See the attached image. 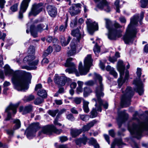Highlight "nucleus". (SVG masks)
I'll use <instances>...</instances> for the list:
<instances>
[{
    "label": "nucleus",
    "instance_id": "nucleus-23",
    "mask_svg": "<svg viewBox=\"0 0 148 148\" xmlns=\"http://www.w3.org/2000/svg\"><path fill=\"white\" fill-rule=\"evenodd\" d=\"M47 11L51 17H54L57 14V9L54 6L49 5L47 7Z\"/></svg>",
    "mask_w": 148,
    "mask_h": 148
},
{
    "label": "nucleus",
    "instance_id": "nucleus-26",
    "mask_svg": "<svg viewBox=\"0 0 148 148\" xmlns=\"http://www.w3.org/2000/svg\"><path fill=\"white\" fill-rule=\"evenodd\" d=\"M32 106L31 105L27 106L24 108L21 107L19 108V112H23L22 114H24L31 112L32 110Z\"/></svg>",
    "mask_w": 148,
    "mask_h": 148
},
{
    "label": "nucleus",
    "instance_id": "nucleus-40",
    "mask_svg": "<svg viewBox=\"0 0 148 148\" xmlns=\"http://www.w3.org/2000/svg\"><path fill=\"white\" fill-rule=\"evenodd\" d=\"M53 51L52 47L50 46H49L47 49L44 52L43 54V56H47L49 54L51 53Z\"/></svg>",
    "mask_w": 148,
    "mask_h": 148
},
{
    "label": "nucleus",
    "instance_id": "nucleus-20",
    "mask_svg": "<svg viewBox=\"0 0 148 148\" xmlns=\"http://www.w3.org/2000/svg\"><path fill=\"white\" fill-rule=\"evenodd\" d=\"M18 107L16 105L10 104L6 109L5 112L8 113V115L7 118L5 119V121H8L10 120L11 118V113L10 110H12L14 114H15L16 112V109Z\"/></svg>",
    "mask_w": 148,
    "mask_h": 148
},
{
    "label": "nucleus",
    "instance_id": "nucleus-62",
    "mask_svg": "<svg viewBox=\"0 0 148 148\" xmlns=\"http://www.w3.org/2000/svg\"><path fill=\"white\" fill-rule=\"evenodd\" d=\"M119 20L122 23H125L126 22V20L124 17L121 16L119 18Z\"/></svg>",
    "mask_w": 148,
    "mask_h": 148
},
{
    "label": "nucleus",
    "instance_id": "nucleus-19",
    "mask_svg": "<svg viewBox=\"0 0 148 148\" xmlns=\"http://www.w3.org/2000/svg\"><path fill=\"white\" fill-rule=\"evenodd\" d=\"M96 2L100 1L97 5V7L101 10H104L107 12L110 11V8L106 0H94Z\"/></svg>",
    "mask_w": 148,
    "mask_h": 148
},
{
    "label": "nucleus",
    "instance_id": "nucleus-48",
    "mask_svg": "<svg viewBox=\"0 0 148 148\" xmlns=\"http://www.w3.org/2000/svg\"><path fill=\"white\" fill-rule=\"evenodd\" d=\"M77 23V20L76 18H75L71 22L70 26L71 27L73 28L75 27Z\"/></svg>",
    "mask_w": 148,
    "mask_h": 148
},
{
    "label": "nucleus",
    "instance_id": "nucleus-64",
    "mask_svg": "<svg viewBox=\"0 0 148 148\" xmlns=\"http://www.w3.org/2000/svg\"><path fill=\"white\" fill-rule=\"evenodd\" d=\"M109 134L112 137H114L115 134L114 131L113 130H111L109 131Z\"/></svg>",
    "mask_w": 148,
    "mask_h": 148
},
{
    "label": "nucleus",
    "instance_id": "nucleus-47",
    "mask_svg": "<svg viewBox=\"0 0 148 148\" xmlns=\"http://www.w3.org/2000/svg\"><path fill=\"white\" fill-rule=\"evenodd\" d=\"M119 0H116L114 3V5L116 7V12L119 13L120 12L119 6Z\"/></svg>",
    "mask_w": 148,
    "mask_h": 148
},
{
    "label": "nucleus",
    "instance_id": "nucleus-25",
    "mask_svg": "<svg viewBox=\"0 0 148 148\" xmlns=\"http://www.w3.org/2000/svg\"><path fill=\"white\" fill-rule=\"evenodd\" d=\"M71 49L67 53L68 56H70L75 55L76 53V45L73 41L70 44Z\"/></svg>",
    "mask_w": 148,
    "mask_h": 148
},
{
    "label": "nucleus",
    "instance_id": "nucleus-60",
    "mask_svg": "<svg viewBox=\"0 0 148 148\" xmlns=\"http://www.w3.org/2000/svg\"><path fill=\"white\" fill-rule=\"evenodd\" d=\"M49 62L48 60L46 58H44L43 59L41 62L42 65L45 64H47Z\"/></svg>",
    "mask_w": 148,
    "mask_h": 148
},
{
    "label": "nucleus",
    "instance_id": "nucleus-50",
    "mask_svg": "<svg viewBox=\"0 0 148 148\" xmlns=\"http://www.w3.org/2000/svg\"><path fill=\"white\" fill-rule=\"evenodd\" d=\"M66 117L69 120L72 121H74L75 119V118L73 115L71 114H69L67 115Z\"/></svg>",
    "mask_w": 148,
    "mask_h": 148
},
{
    "label": "nucleus",
    "instance_id": "nucleus-5",
    "mask_svg": "<svg viewBox=\"0 0 148 148\" xmlns=\"http://www.w3.org/2000/svg\"><path fill=\"white\" fill-rule=\"evenodd\" d=\"M103 88L101 84L99 88L97 87L95 90L96 96L97 98V100L94 99L92 100H94L96 102L95 106V108L93 109L91 112V115L90 117L93 118L96 117L97 115V111H101V106L102 104V102L100 99L101 97H103L104 95V93L102 92Z\"/></svg>",
    "mask_w": 148,
    "mask_h": 148
},
{
    "label": "nucleus",
    "instance_id": "nucleus-10",
    "mask_svg": "<svg viewBox=\"0 0 148 148\" xmlns=\"http://www.w3.org/2000/svg\"><path fill=\"white\" fill-rule=\"evenodd\" d=\"M136 73L138 78L134 80V81L133 84L136 86V88L134 89L141 95L143 94L144 90L143 84L140 78L141 75V69L140 68H137Z\"/></svg>",
    "mask_w": 148,
    "mask_h": 148
},
{
    "label": "nucleus",
    "instance_id": "nucleus-46",
    "mask_svg": "<svg viewBox=\"0 0 148 148\" xmlns=\"http://www.w3.org/2000/svg\"><path fill=\"white\" fill-rule=\"evenodd\" d=\"M43 101L42 98H37L35 99L34 101V103L35 105H38L42 103Z\"/></svg>",
    "mask_w": 148,
    "mask_h": 148
},
{
    "label": "nucleus",
    "instance_id": "nucleus-29",
    "mask_svg": "<svg viewBox=\"0 0 148 148\" xmlns=\"http://www.w3.org/2000/svg\"><path fill=\"white\" fill-rule=\"evenodd\" d=\"M87 140V138L86 137H85L83 138L76 140H75V143L77 145L80 147L82 143L84 145H85Z\"/></svg>",
    "mask_w": 148,
    "mask_h": 148
},
{
    "label": "nucleus",
    "instance_id": "nucleus-28",
    "mask_svg": "<svg viewBox=\"0 0 148 148\" xmlns=\"http://www.w3.org/2000/svg\"><path fill=\"white\" fill-rule=\"evenodd\" d=\"M35 29L38 32L41 33L44 30H48V25L45 24H40L38 25L36 27H35Z\"/></svg>",
    "mask_w": 148,
    "mask_h": 148
},
{
    "label": "nucleus",
    "instance_id": "nucleus-30",
    "mask_svg": "<svg viewBox=\"0 0 148 148\" xmlns=\"http://www.w3.org/2000/svg\"><path fill=\"white\" fill-rule=\"evenodd\" d=\"M116 144L118 146H119L124 144L121 138L116 139L111 145L110 148H114L115 145Z\"/></svg>",
    "mask_w": 148,
    "mask_h": 148
},
{
    "label": "nucleus",
    "instance_id": "nucleus-52",
    "mask_svg": "<svg viewBox=\"0 0 148 148\" xmlns=\"http://www.w3.org/2000/svg\"><path fill=\"white\" fill-rule=\"evenodd\" d=\"M130 144L133 148H139L138 145L134 141L131 142Z\"/></svg>",
    "mask_w": 148,
    "mask_h": 148
},
{
    "label": "nucleus",
    "instance_id": "nucleus-37",
    "mask_svg": "<svg viewBox=\"0 0 148 148\" xmlns=\"http://www.w3.org/2000/svg\"><path fill=\"white\" fill-rule=\"evenodd\" d=\"M92 92V90L90 88L86 87H84V96L87 97Z\"/></svg>",
    "mask_w": 148,
    "mask_h": 148
},
{
    "label": "nucleus",
    "instance_id": "nucleus-53",
    "mask_svg": "<svg viewBox=\"0 0 148 148\" xmlns=\"http://www.w3.org/2000/svg\"><path fill=\"white\" fill-rule=\"evenodd\" d=\"M109 60L111 62L114 63L117 61L116 58H115L114 56H110L108 58Z\"/></svg>",
    "mask_w": 148,
    "mask_h": 148
},
{
    "label": "nucleus",
    "instance_id": "nucleus-39",
    "mask_svg": "<svg viewBox=\"0 0 148 148\" xmlns=\"http://www.w3.org/2000/svg\"><path fill=\"white\" fill-rule=\"evenodd\" d=\"M90 144L94 146L95 148H99V145L97 143L96 140L94 138H91L90 140Z\"/></svg>",
    "mask_w": 148,
    "mask_h": 148
},
{
    "label": "nucleus",
    "instance_id": "nucleus-15",
    "mask_svg": "<svg viewBox=\"0 0 148 148\" xmlns=\"http://www.w3.org/2000/svg\"><path fill=\"white\" fill-rule=\"evenodd\" d=\"M81 5L78 3L73 4L69 9V12L71 16L76 15L81 12Z\"/></svg>",
    "mask_w": 148,
    "mask_h": 148
},
{
    "label": "nucleus",
    "instance_id": "nucleus-8",
    "mask_svg": "<svg viewBox=\"0 0 148 148\" xmlns=\"http://www.w3.org/2000/svg\"><path fill=\"white\" fill-rule=\"evenodd\" d=\"M134 95V91L132 88L127 87L125 90V93L122 96L121 98V105L124 107H127L130 105L131 99Z\"/></svg>",
    "mask_w": 148,
    "mask_h": 148
},
{
    "label": "nucleus",
    "instance_id": "nucleus-49",
    "mask_svg": "<svg viewBox=\"0 0 148 148\" xmlns=\"http://www.w3.org/2000/svg\"><path fill=\"white\" fill-rule=\"evenodd\" d=\"M110 73L111 75H112L114 78H116L117 77V73L114 69L113 70H111V71L110 72Z\"/></svg>",
    "mask_w": 148,
    "mask_h": 148
},
{
    "label": "nucleus",
    "instance_id": "nucleus-63",
    "mask_svg": "<svg viewBox=\"0 0 148 148\" xmlns=\"http://www.w3.org/2000/svg\"><path fill=\"white\" fill-rule=\"evenodd\" d=\"M104 136L105 138V139L107 141L109 144H110V141L109 140V138L108 135L106 134H104Z\"/></svg>",
    "mask_w": 148,
    "mask_h": 148
},
{
    "label": "nucleus",
    "instance_id": "nucleus-45",
    "mask_svg": "<svg viewBox=\"0 0 148 148\" xmlns=\"http://www.w3.org/2000/svg\"><path fill=\"white\" fill-rule=\"evenodd\" d=\"M79 116L81 119L85 121H86L89 119V117L87 115L79 114Z\"/></svg>",
    "mask_w": 148,
    "mask_h": 148
},
{
    "label": "nucleus",
    "instance_id": "nucleus-3",
    "mask_svg": "<svg viewBox=\"0 0 148 148\" xmlns=\"http://www.w3.org/2000/svg\"><path fill=\"white\" fill-rule=\"evenodd\" d=\"M139 16L135 15L130 19V23L128 25L125 34L123 38L125 43L128 44L134 41V38L136 36L138 30L134 26L137 25L138 21Z\"/></svg>",
    "mask_w": 148,
    "mask_h": 148
},
{
    "label": "nucleus",
    "instance_id": "nucleus-16",
    "mask_svg": "<svg viewBox=\"0 0 148 148\" xmlns=\"http://www.w3.org/2000/svg\"><path fill=\"white\" fill-rule=\"evenodd\" d=\"M125 111V110H124L119 112L118 113V115L117 121L119 127H121V124L127 120L128 118V115L126 113Z\"/></svg>",
    "mask_w": 148,
    "mask_h": 148
},
{
    "label": "nucleus",
    "instance_id": "nucleus-61",
    "mask_svg": "<svg viewBox=\"0 0 148 148\" xmlns=\"http://www.w3.org/2000/svg\"><path fill=\"white\" fill-rule=\"evenodd\" d=\"M34 98L33 95H31L28 96L27 98V101H30L33 100Z\"/></svg>",
    "mask_w": 148,
    "mask_h": 148
},
{
    "label": "nucleus",
    "instance_id": "nucleus-59",
    "mask_svg": "<svg viewBox=\"0 0 148 148\" xmlns=\"http://www.w3.org/2000/svg\"><path fill=\"white\" fill-rule=\"evenodd\" d=\"M60 141L61 142H63L67 140L68 139L65 136H62L60 137Z\"/></svg>",
    "mask_w": 148,
    "mask_h": 148
},
{
    "label": "nucleus",
    "instance_id": "nucleus-42",
    "mask_svg": "<svg viewBox=\"0 0 148 148\" xmlns=\"http://www.w3.org/2000/svg\"><path fill=\"white\" fill-rule=\"evenodd\" d=\"M18 4L17 3L14 4L10 7V10L12 12H16L18 9Z\"/></svg>",
    "mask_w": 148,
    "mask_h": 148
},
{
    "label": "nucleus",
    "instance_id": "nucleus-9",
    "mask_svg": "<svg viewBox=\"0 0 148 148\" xmlns=\"http://www.w3.org/2000/svg\"><path fill=\"white\" fill-rule=\"evenodd\" d=\"M41 131L38 133V135L40 137L42 136L43 134H50L53 132L59 134L62 131L61 130L57 129L53 125H48L43 126L41 128Z\"/></svg>",
    "mask_w": 148,
    "mask_h": 148
},
{
    "label": "nucleus",
    "instance_id": "nucleus-54",
    "mask_svg": "<svg viewBox=\"0 0 148 148\" xmlns=\"http://www.w3.org/2000/svg\"><path fill=\"white\" fill-rule=\"evenodd\" d=\"M35 51L34 47L33 46H31L28 49V52L29 53L33 54Z\"/></svg>",
    "mask_w": 148,
    "mask_h": 148
},
{
    "label": "nucleus",
    "instance_id": "nucleus-31",
    "mask_svg": "<svg viewBox=\"0 0 148 148\" xmlns=\"http://www.w3.org/2000/svg\"><path fill=\"white\" fill-rule=\"evenodd\" d=\"M30 31L31 35L34 38L37 37V32L35 29V27L34 25H32L30 27Z\"/></svg>",
    "mask_w": 148,
    "mask_h": 148
},
{
    "label": "nucleus",
    "instance_id": "nucleus-4",
    "mask_svg": "<svg viewBox=\"0 0 148 148\" xmlns=\"http://www.w3.org/2000/svg\"><path fill=\"white\" fill-rule=\"evenodd\" d=\"M106 21V27L108 30V37L110 40H116L118 38L120 37L121 36L122 31L117 29L121 28L122 26L117 23L115 22L114 26L115 28H112V21L109 19L105 18Z\"/></svg>",
    "mask_w": 148,
    "mask_h": 148
},
{
    "label": "nucleus",
    "instance_id": "nucleus-13",
    "mask_svg": "<svg viewBox=\"0 0 148 148\" xmlns=\"http://www.w3.org/2000/svg\"><path fill=\"white\" fill-rule=\"evenodd\" d=\"M34 58V55H29L24 58L23 62L25 63H27L30 66L31 69L34 70L37 68L36 66L38 65L39 62L38 60L33 61Z\"/></svg>",
    "mask_w": 148,
    "mask_h": 148
},
{
    "label": "nucleus",
    "instance_id": "nucleus-14",
    "mask_svg": "<svg viewBox=\"0 0 148 148\" xmlns=\"http://www.w3.org/2000/svg\"><path fill=\"white\" fill-rule=\"evenodd\" d=\"M86 23L87 25L88 30L90 34H92L95 30L98 29V24L95 22H92L90 19H87Z\"/></svg>",
    "mask_w": 148,
    "mask_h": 148
},
{
    "label": "nucleus",
    "instance_id": "nucleus-36",
    "mask_svg": "<svg viewBox=\"0 0 148 148\" xmlns=\"http://www.w3.org/2000/svg\"><path fill=\"white\" fill-rule=\"evenodd\" d=\"M38 95L42 98H45L47 96V92L45 90H39L38 92Z\"/></svg>",
    "mask_w": 148,
    "mask_h": 148
},
{
    "label": "nucleus",
    "instance_id": "nucleus-33",
    "mask_svg": "<svg viewBox=\"0 0 148 148\" xmlns=\"http://www.w3.org/2000/svg\"><path fill=\"white\" fill-rule=\"evenodd\" d=\"M82 132V130H72L71 134L73 137H75L80 134Z\"/></svg>",
    "mask_w": 148,
    "mask_h": 148
},
{
    "label": "nucleus",
    "instance_id": "nucleus-56",
    "mask_svg": "<svg viewBox=\"0 0 148 148\" xmlns=\"http://www.w3.org/2000/svg\"><path fill=\"white\" fill-rule=\"evenodd\" d=\"M58 116H57L56 118L55 119L54 121V124L56 125H58L59 126H61L62 125V124L58 122Z\"/></svg>",
    "mask_w": 148,
    "mask_h": 148
},
{
    "label": "nucleus",
    "instance_id": "nucleus-1",
    "mask_svg": "<svg viewBox=\"0 0 148 148\" xmlns=\"http://www.w3.org/2000/svg\"><path fill=\"white\" fill-rule=\"evenodd\" d=\"M4 72L6 75L12 76V82L16 90L24 91L28 89V84L31 83L32 78L30 73H25V77H24L22 75L23 73V71L19 70L14 71L8 64L4 67Z\"/></svg>",
    "mask_w": 148,
    "mask_h": 148
},
{
    "label": "nucleus",
    "instance_id": "nucleus-44",
    "mask_svg": "<svg viewBox=\"0 0 148 148\" xmlns=\"http://www.w3.org/2000/svg\"><path fill=\"white\" fill-rule=\"evenodd\" d=\"M58 110H49L48 111V113L53 117L55 116L56 114L58 112Z\"/></svg>",
    "mask_w": 148,
    "mask_h": 148
},
{
    "label": "nucleus",
    "instance_id": "nucleus-55",
    "mask_svg": "<svg viewBox=\"0 0 148 148\" xmlns=\"http://www.w3.org/2000/svg\"><path fill=\"white\" fill-rule=\"evenodd\" d=\"M7 134L10 136H12L13 135L14 130H8L6 131Z\"/></svg>",
    "mask_w": 148,
    "mask_h": 148
},
{
    "label": "nucleus",
    "instance_id": "nucleus-2",
    "mask_svg": "<svg viewBox=\"0 0 148 148\" xmlns=\"http://www.w3.org/2000/svg\"><path fill=\"white\" fill-rule=\"evenodd\" d=\"M139 116L137 112H135L133 115L132 119L137 121V124L133 123L132 125H128V130L132 135L137 139L140 138L142 133L144 130H148V118L143 122H140Z\"/></svg>",
    "mask_w": 148,
    "mask_h": 148
},
{
    "label": "nucleus",
    "instance_id": "nucleus-43",
    "mask_svg": "<svg viewBox=\"0 0 148 148\" xmlns=\"http://www.w3.org/2000/svg\"><path fill=\"white\" fill-rule=\"evenodd\" d=\"M141 7L143 8H145L147 7L148 3V0H141Z\"/></svg>",
    "mask_w": 148,
    "mask_h": 148
},
{
    "label": "nucleus",
    "instance_id": "nucleus-34",
    "mask_svg": "<svg viewBox=\"0 0 148 148\" xmlns=\"http://www.w3.org/2000/svg\"><path fill=\"white\" fill-rule=\"evenodd\" d=\"M89 103L86 101H83V109L84 112L86 113H88L89 112V108L88 105Z\"/></svg>",
    "mask_w": 148,
    "mask_h": 148
},
{
    "label": "nucleus",
    "instance_id": "nucleus-6",
    "mask_svg": "<svg viewBox=\"0 0 148 148\" xmlns=\"http://www.w3.org/2000/svg\"><path fill=\"white\" fill-rule=\"evenodd\" d=\"M125 65H124L122 61L119 60L117 62V68L120 73V77L118 79V87L120 88L126 80H127L129 77V72L127 70L125 73V75L124 79L123 77L124 74Z\"/></svg>",
    "mask_w": 148,
    "mask_h": 148
},
{
    "label": "nucleus",
    "instance_id": "nucleus-17",
    "mask_svg": "<svg viewBox=\"0 0 148 148\" xmlns=\"http://www.w3.org/2000/svg\"><path fill=\"white\" fill-rule=\"evenodd\" d=\"M72 60V58H68L66 60L65 66V67H69V68L67 69L65 71L69 73H72L73 72H76L77 71L76 66L73 63L71 62Z\"/></svg>",
    "mask_w": 148,
    "mask_h": 148
},
{
    "label": "nucleus",
    "instance_id": "nucleus-38",
    "mask_svg": "<svg viewBox=\"0 0 148 148\" xmlns=\"http://www.w3.org/2000/svg\"><path fill=\"white\" fill-rule=\"evenodd\" d=\"M68 21V18H67L65 22V25H61L60 27L59 31L62 32H64L67 27V22Z\"/></svg>",
    "mask_w": 148,
    "mask_h": 148
},
{
    "label": "nucleus",
    "instance_id": "nucleus-27",
    "mask_svg": "<svg viewBox=\"0 0 148 148\" xmlns=\"http://www.w3.org/2000/svg\"><path fill=\"white\" fill-rule=\"evenodd\" d=\"M59 39L62 46L65 47L69 43L71 39V38L70 36H69L66 40L64 36H60L59 37Z\"/></svg>",
    "mask_w": 148,
    "mask_h": 148
},
{
    "label": "nucleus",
    "instance_id": "nucleus-57",
    "mask_svg": "<svg viewBox=\"0 0 148 148\" xmlns=\"http://www.w3.org/2000/svg\"><path fill=\"white\" fill-rule=\"evenodd\" d=\"M5 3V0H0V8H1L3 9L4 8Z\"/></svg>",
    "mask_w": 148,
    "mask_h": 148
},
{
    "label": "nucleus",
    "instance_id": "nucleus-24",
    "mask_svg": "<svg viewBox=\"0 0 148 148\" xmlns=\"http://www.w3.org/2000/svg\"><path fill=\"white\" fill-rule=\"evenodd\" d=\"M71 35L76 37L79 41L81 40L83 37V35L81 34L78 28L72 30L71 31Z\"/></svg>",
    "mask_w": 148,
    "mask_h": 148
},
{
    "label": "nucleus",
    "instance_id": "nucleus-21",
    "mask_svg": "<svg viewBox=\"0 0 148 148\" xmlns=\"http://www.w3.org/2000/svg\"><path fill=\"white\" fill-rule=\"evenodd\" d=\"M30 0H23V1L20 10L19 12L18 18L22 19L23 18V13L25 12L26 10L28 4Z\"/></svg>",
    "mask_w": 148,
    "mask_h": 148
},
{
    "label": "nucleus",
    "instance_id": "nucleus-18",
    "mask_svg": "<svg viewBox=\"0 0 148 148\" xmlns=\"http://www.w3.org/2000/svg\"><path fill=\"white\" fill-rule=\"evenodd\" d=\"M42 3L34 4L31 11L29 14V16H30L32 15L35 16L38 14L42 10Z\"/></svg>",
    "mask_w": 148,
    "mask_h": 148
},
{
    "label": "nucleus",
    "instance_id": "nucleus-7",
    "mask_svg": "<svg viewBox=\"0 0 148 148\" xmlns=\"http://www.w3.org/2000/svg\"><path fill=\"white\" fill-rule=\"evenodd\" d=\"M93 60L91 55H88L85 58L84 61V67H82V64L80 62L79 64L78 69L81 75H86L89 71L90 67L92 65Z\"/></svg>",
    "mask_w": 148,
    "mask_h": 148
},
{
    "label": "nucleus",
    "instance_id": "nucleus-58",
    "mask_svg": "<svg viewBox=\"0 0 148 148\" xmlns=\"http://www.w3.org/2000/svg\"><path fill=\"white\" fill-rule=\"evenodd\" d=\"M71 112L73 114H77L78 112L75 107L72 108L70 109Z\"/></svg>",
    "mask_w": 148,
    "mask_h": 148
},
{
    "label": "nucleus",
    "instance_id": "nucleus-32",
    "mask_svg": "<svg viewBox=\"0 0 148 148\" xmlns=\"http://www.w3.org/2000/svg\"><path fill=\"white\" fill-rule=\"evenodd\" d=\"M94 123L92 122L84 126L81 129L82 132V131H86L88 130L90 128L94 125Z\"/></svg>",
    "mask_w": 148,
    "mask_h": 148
},
{
    "label": "nucleus",
    "instance_id": "nucleus-51",
    "mask_svg": "<svg viewBox=\"0 0 148 148\" xmlns=\"http://www.w3.org/2000/svg\"><path fill=\"white\" fill-rule=\"evenodd\" d=\"M82 101V99L80 97H76L74 99V102L77 104H80Z\"/></svg>",
    "mask_w": 148,
    "mask_h": 148
},
{
    "label": "nucleus",
    "instance_id": "nucleus-12",
    "mask_svg": "<svg viewBox=\"0 0 148 148\" xmlns=\"http://www.w3.org/2000/svg\"><path fill=\"white\" fill-rule=\"evenodd\" d=\"M39 123H32L31 124L25 132L27 138L30 139L34 136V134L39 129Z\"/></svg>",
    "mask_w": 148,
    "mask_h": 148
},
{
    "label": "nucleus",
    "instance_id": "nucleus-11",
    "mask_svg": "<svg viewBox=\"0 0 148 148\" xmlns=\"http://www.w3.org/2000/svg\"><path fill=\"white\" fill-rule=\"evenodd\" d=\"M93 78L95 80V81L92 80H89L88 81L85 82V85L86 86H92L95 83H97V86L96 87L95 90V93L96 88L97 87H99H99L101 86V84L103 88L102 92H103L104 89L103 85L102 83V77L99 74H97L96 73H95L93 75Z\"/></svg>",
    "mask_w": 148,
    "mask_h": 148
},
{
    "label": "nucleus",
    "instance_id": "nucleus-22",
    "mask_svg": "<svg viewBox=\"0 0 148 148\" xmlns=\"http://www.w3.org/2000/svg\"><path fill=\"white\" fill-rule=\"evenodd\" d=\"M54 80L56 84L61 86H64L66 81V77L62 76H59L57 74L55 75Z\"/></svg>",
    "mask_w": 148,
    "mask_h": 148
},
{
    "label": "nucleus",
    "instance_id": "nucleus-41",
    "mask_svg": "<svg viewBox=\"0 0 148 148\" xmlns=\"http://www.w3.org/2000/svg\"><path fill=\"white\" fill-rule=\"evenodd\" d=\"M97 42L95 45V46L93 49V51L96 55L97 56L99 53L100 52V48L97 45Z\"/></svg>",
    "mask_w": 148,
    "mask_h": 148
},
{
    "label": "nucleus",
    "instance_id": "nucleus-35",
    "mask_svg": "<svg viewBox=\"0 0 148 148\" xmlns=\"http://www.w3.org/2000/svg\"><path fill=\"white\" fill-rule=\"evenodd\" d=\"M14 123H15V126L13 127L14 130L18 129L21 127V122L18 119H16L13 121Z\"/></svg>",
    "mask_w": 148,
    "mask_h": 148
}]
</instances>
